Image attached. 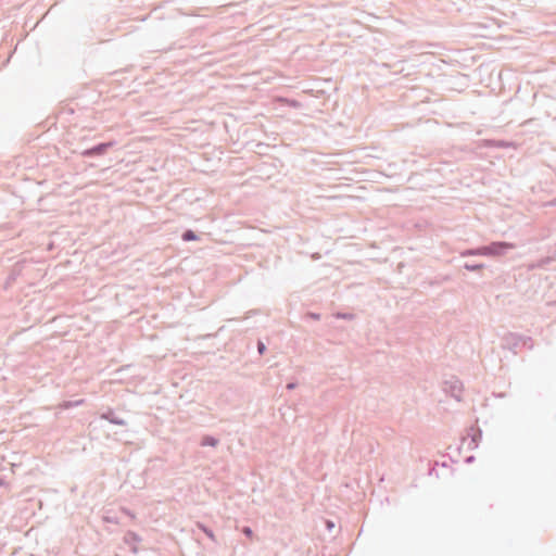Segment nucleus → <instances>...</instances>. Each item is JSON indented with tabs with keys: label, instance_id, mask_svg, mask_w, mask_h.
<instances>
[{
	"label": "nucleus",
	"instance_id": "7ed1b4c3",
	"mask_svg": "<svg viewBox=\"0 0 556 556\" xmlns=\"http://www.w3.org/2000/svg\"><path fill=\"white\" fill-rule=\"evenodd\" d=\"M182 238L185 241H190V240H195L197 236L191 230H188L184 233Z\"/></svg>",
	"mask_w": 556,
	"mask_h": 556
},
{
	"label": "nucleus",
	"instance_id": "0eeeda50",
	"mask_svg": "<svg viewBox=\"0 0 556 556\" xmlns=\"http://www.w3.org/2000/svg\"><path fill=\"white\" fill-rule=\"evenodd\" d=\"M465 267L468 269H476V268H481L482 265H471V264L466 263Z\"/></svg>",
	"mask_w": 556,
	"mask_h": 556
},
{
	"label": "nucleus",
	"instance_id": "9d476101",
	"mask_svg": "<svg viewBox=\"0 0 556 556\" xmlns=\"http://www.w3.org/2000/svg\"><path fill=\"white\" fill-rule=\"evenodd\" d=\"M548 205H556V200L548 202Z\"/></svg>",
	"mask_w": 556,
	"mask_h": 556
},
{
	"label": "nucleus",
	"instance_id": "6e6552de",
	"mask_svg": "<svg viewBox=\"0 0 556 556\" xmlns=\"http://www.w3.org/2000/svg\"><path fill=\"white\" fill-rule=\"evenodd\" d=\"M243 532L248 535V536H251L252 535V530L250 528H244L243 529Z\"/></svg>",
	"mask_w": 556,
	"mask_h": 556
},
{
	"label": "nucleus",
	"instance_id": "1a4fd4ad",
	"mask_svg": "<svg viewBox=\"0 0 556 556\" xmlns=\"http://www.w3.org/2000/svg\"><path fill=\"white\" fill-rule=\"evenodd\" d=\"M264 350H265V345H264L263 343H260V344H258V351H260V353H263V352H264Z\"/></svg>",
	"mask_w": 556,
	"mask_h": 556
},
{
	"label": "nucleus",
	"instance_id": "20e7f679",
	"mask_svg": "<svg viewBox=\"0 0 556 556\" xmlns=\"http://www.w3.org/2000/svg\"><path fill=\"white\" fill-rule=\"evenodd\" d=\"M106 146L108 144H100V146L96 147L94 149H92L90 151V153H98V154L102 153L105 150Z\"/></svg>",
	"mask_w": 556,
	"mask_h": 556
},
{
	"label": "nucleus",
	"instance_id": "423d86ee",
	"mask_svg": "<svg viewBox=\"0 0 556 556\" xmlns=\"http://www.w3.org/2000/svg\"><path fill=\"white\" fill-rule=\"evenodd\" d=\"M547 263H549V258H545V260L541 261V262H540L539 264H536V265H534V264H533V265H531V266H530V268H531V269H533V268H536V267H542L543 265H545V264H547Z\"/></svg>",
	"mask_w": 556,
	"mask_h": 556
},
{
	"label": "nucleus",
	"instance_id": "f03ea898",
	"mask_svg": "<svg viewBox=\"0 0 556 556\" xmlns=\"http://www.w3.org/2000/svg\"><path fill=\"white\" fill-rule=\"evenodd\" d=\"M510 339L514 341V344H513V350H514V353H517V349L522 345V346H526L528 342L531 341L530 338H516L515 336H510Z\"/></svg>",
	"mask_w": 556,
	"mask_h": 556
},
{
	"label": "nucleus",
	"instance_id": "f257e3e1",
	"mask_svg": "<svg viewBox=\"0 0 556 556\" xmlns=\"http://www.w3.org/2000/svg\"><path fill=\"white\" fill-rule=\"evenodd\" d=\"M514 245L506 242H492L489 243V255H503L508 250L513 249Z\"/></svg>",
	"mask_w": 556,
	"mask_h": 556
},
{
	"label": "nucleus",
	"instance_id": "39448f33",
	"mask_svg": "<svg viewBox=\"0 0 556 556\" xmlns=\"http://www.w3.org/2000/svg\"><path fill=\"white\" fill-rule=\"evenodd\" d=\"M488 144H489V148H490V147H502V146H504V142H501V141H494V140H490V139H489Z\"/></svg>",
	"mask_w": 556,
	"mask_h": 556
}]
</instances>
